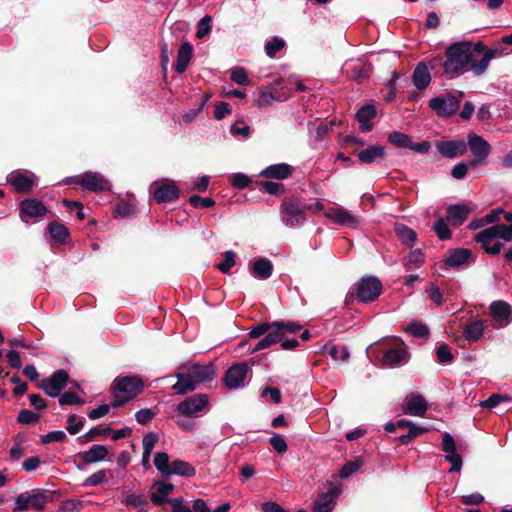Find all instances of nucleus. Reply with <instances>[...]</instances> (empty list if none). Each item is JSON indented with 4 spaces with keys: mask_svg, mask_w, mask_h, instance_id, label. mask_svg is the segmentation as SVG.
I'll use <instances>...</instances> for the list:
<instances>
[{
    "mask_svg": "<svg viewBox=\"0 0 512 512\" xmlns=\"http://www.w3.org/2000/svg\"><path fill=\"white\" fill-rule=\"evenodd\" d=\"M484 49L482 42L475 44L469 41L456 42L445 51V61H442L445 73L450 77H457L467 71L473 73V66L477 65Z\"/></svg>",
    "mask_w": 512,
    "mask_h": 512,
    "instance_id": "1",
    "label": "nucleus"
},
{
    "mask_svg": "<svg viewBox=\"0 0 512 512\" xmlns=\"http://www.w3.org/2000/svg\"><path fill=\"white\" fill-rule=\"evenodd\" d=\"M143 390V382L137 376L117 378L114 382V400L112 407L118 408Z\"/></svg>",
    "mask_w": 512,
    "mask_h": 512,
    "instance_id": "2",
    "label": "nucleus"
},
{
    "mask_svg": "<svg viewBox=\"0 0 512 512\" xmlns=\"http://www.w3.org/2000/svg\"><path fill=\"white\" fill-rule=\"evenodd\" d=\"M48 501L49 496L44 490L33 489L26 491L16 497L14 511L21 512L29 509L42 511Z\"/></svg>",
    "mask_w": 512,
    "mask_h": 512,
    "instance_id": "3",
    "label": "nucleus"
},
{
    "mask_svg": "<svg viewBox=\"0 0 512 512\" xmlns=\"http://www.w3.org/2000/svg\"><path fill=\"white\" fill-rule=\"evenodd\" d=\"M462 92L458 95L447 93L442 96L434 97L429 100L428 106L439 117L448 118L453 116L459 109Z\"/></svg>",
    "mask_w": 512,
    "mask_h": 512,
    "instance_id": "4",
    "label": "nucleus"
},
{
    "mask_svg": "<svg viewBox=\"0 0 512 512\" xmlns=\"http://www.w3.org/2000/svg\"><path fill=\"white\" fill-rule=\"evenodd\" d=\"M208 405L209 398L206 394H196L181 401L176 410L185 417H200L206 413Z\"/></svg>",
    "mask_w": 512,
    "mask_h": 512,
    "instance_id": "5",
    "label": "nucleus"
},
{
    "mask_svg": "<svg viewBox=\"0 0 512 512\" xmlns=\"http://www.w3.org/2000/svg\"><path fill=\"white\" fill-rule=\"evenodd\" d=\"M150 192L156 202L160 204L175 201L180 196V190L176 183L168 179L154 181L150 186Z\"/></svg>",
    "mask_w": 512,
    "mask_h": 512,
    "instance_id": "6",
    "label": "nucleus"
},
{
    "mask_svg": "<svg viewBox=\"0 0 512 512\" xmlns=\"http://www.w3.org/2000/svg\"><path fill=\"white\" fill-rule=\"evenodd\" d=\"M466 145L473 155V159L469 162L470 167H477L486 162L491 153V146L483 137L470 133L467 136Z\"/></svg>",
    "mask_w": 512,
    "mask_h": 512,
    "instance_id": "7",
    "label": "nucleus"
},
{
    "mask_svg": "<svg viewBox=\"0 0 512 512\" xmlns=\"http://www.w3.org/2000/svg\"><path fill=\"white\" fill-rule=\"evenodd\" d=\"M382 291V283L375 276H366L356 284V297L359 302L368 303L374 301Z\"/></svg>",
    "mask_w": 512,
    "mask_h": 512,
    "instance_id": "8",
    "label": "nucleus"
},
{
    "mask_svg": "<svg viewBox=\"0 0 512 512\" xmlns=\"http://www.w3.org/2000/svg\"><path fill=\"white\" fill-rule=\"evenodd\" d=\"M511 52L512 49H508L507 44L503 43L502 40L493 48H487L484 45L478 64L473 66V74L476 76L484 74L488 69L491 60L509 55Z\"/></svg>",
    "mask_w": 512,
    "mask_h": 512,
    "instance_id": "9",
    "label": "nucleus"
},
{
    "mask_svg": "<svg viewBox=\"0 0 512 512\" xmlns=\"http://www.w3.org/2000/svg\"><path fill=\"white\" fill-rule=\"evenodd\" d=\"M442 63L441 57H435L429 62L421 61L419 62L413 71L412 75V82L414 86L418 90H424L426 89L430 83H431V73L430 71L433 70L436 65H440Z\"/></svg>",
    "mask_w": 512,
    "mask_h": 512,
    "instance_id": "10",
    "label": "nucleus"
},
{
    "mask_svg": "<svg viewBox=\"0 0 512 512\" xmlns=\"http://www.w3.org/2000/svg\"><path fill=\"white\" fill-rule=\"evenodd\" d=\"M75 181L79 183L84 189L91 191H104L110 189L109 181L98 172H85L73 178H67L65 183Z\"/></svg>",
    "mask_w": 512,
    "mask_h": 512,
    "instance_id": "11",
    "label": "nucleus"
},
{
    "mask_svg": "<svg viewBox=\"0 0 512 512\" xmlns=\"http://www.w3.org/2000/svg\"><path fill=\"white\" fill-rule=\"evenodd\" d=\"M341 494L339 483L333 482L327 486V490L319 493L313 505V512H332L336 499Z\"/></svg>",
    "mask_w": 512,
    "mask_h": 512,
    "instance_id": "12",
    "label": "nucleus"
},
{
    "mask_svg": "<svg viewBox=\"0 0 512 512\" xmlns=\"http://www.w3.org/2000/svg\"><path fill=\"white\" fill-rule=\"evenodd\" d=\"M306 206L298 202H285L281 209V221L288 227H296L305 221Z\"/></svg>",
    "mask_w": 512,
    "mask_h": 512,
    "instance_id": "13",
    "label": "nucleus"
},
{
    "mask_svg": "<svg viewBox=\"0 0 512 512\" xmlns=\"http://www.w3.org/2000/svg\"><path fill=\"white\" fill-rule=\"evenodd\" d=\"M68 374L64 370L55 371L50 377L44 378L38 384V387L50 397H57L66 387Z\"/></svg>",
    "mask_w": 512,
    "mask_h": 512,
    "instance_id": "14",
    "label": "nucleus"
},
{
    "mask_svg": "<svg viewBox=\"0 0 512 512\" xmlns=\"http://www.w3.org/2000/svg\"><path fill=\"white\" fill-rule=\"evenodd\" d=\"M324 215L333 223L349 228H357L360 223L357 216L342 206L331 207L324 212Z\"/></svg>",
    "mask_w": 512,
    "mask_h": 512,
    "instance_id": "15",
    "label": "nucleus"
},
{
    "mask_svg": "<svg viewBox=\"0 0 512 512\" xmlns=\"http://www.w3.org/2000/svg\"><path fill=\"white\" fill-rule=\"evenodd\" d=\"M249 367L246 363H236L232 365L225 374V385L229 389H238L243 387L246 382Z\"/></svg>",
    "mask_w": 512,
    "mask_h": 512,
    "instance_id": "16",
    "label": "nucleus"
},
{
    "mask_svg": "<svg viewBox=\"0 0 512 512\" xmlns=\"http://www.w3.org/2000/svg\"><path fill=\"white\" fill-rule=\"evenodd\" d=\"M47 213L45 205L35 199H25L20 203V217L23 222L28 223L31 219L44 217Z\"/></svg>",
    "mask_w": 512,
    "mask_h": 512,
    "instance_id": "17",
    "label": "nucleus"
},
{
    "mask_svg": "<svg viewBox=\"0 0 512 512\" xmlns=\"http://www.w3.org/2000/svg\"><path fill=\"white\" fill-rule=\"evenodd\" d=\"M7 181L18 192H27L36 184V176L28 170H17L8 175Z\"/></svg>",
    "mask_w": 512,
    "mask_h": 512,
    "instance_id": "18",
    "label": "nucleus"
},
{
    "mask_svg": "<svg viewBox=\"0 0 512 512\" xmlns=\"http://www.w3.org/2000/svg\"><path fill=\"white\" fill-rule=\"evenodd\" d=\"M445 459L451 463L449 472H459L462 468V457L456 452L455 441L451 434L445 433L442 440Z\"/></svg>",
    "mask_w": 512,
    "mask_h": 512,
    "instance_id": "19",
    "label": "nucleus"
},
{
    "mask_svg": "<svg viewBox=\"0 0 512 512\" xmlns=\"http://www.w3.org/2000/svg\"><path fill=\"white\" fill-rule=\"evenodd\" d=\"M437 151L444 157L453 159L463 156L467 151L464 140L439 141L436 144Z\"/></svg>",
    "mask_w": 512,
    "mask_h": 512,
    "instance_id": "20",
    "label": "nucleus"
},
{
    "mask_svg": "<svg viewBox=\"0 0 512 512\" xmlns=\"http://www.w3.org/2000/svg\"><path fill=\"white\" fill-rule=\"evenodd\" d=\"M490 314L501 326H506L512 321L511 306L502 300L493 301L490 304Z\"/></svg>",
    "mask_w": 512,
    "mask_h": 512,
    "instance_id": "21",
    "label": "nucleus"
},
{
    "mask_svg": "<svg viewBox=\"0 0 512 512\" xmlns=\"http://www.w3.org/2000/svg\"><path fill=\"white\" fill-rule=\"evenodd\" d=\"M250 274L261 280L268 279L273 273V264L268 258H258L249 267Z\"/></svg>",
    "mask_w": 512,
    "mask_h": 512,
    "instance_id": "22",
    "label": "nucleus"
},
{
    "mask_svg": "<svg viewBox=\"0 0 512 512\" xmlns=\"http://www.w3.org/2000/svg\"><path fill=\"white\" fill-rule=\"evenodd\" d=\"M408 352L404 347L391 348L384 353L382 362L385 366L395 367L406 363Z\"/></svg>",
    "mask_w": 512,
    "mask_h": 512,
    "instance_id": "23",
    "label": "nucleus"
},
{
    "mask_svg": "<svg viewBox=\"0 0 512 512\" xmlns=\"http://www.w3.org/2000/svg\"><path fill=\"white\" fill-rule=\"evenodd\" d=\"M186 372L195 384L212 380L214 377V370L209 365L194 364L188 367Z\"/></svg>",
    "mask_w": 512,
    "mask_h": 512,
    "instance_id": "24",
    "label": "nucleus"
},
{
    "mask_svg": "<svg viewBox=\"0 0 512 512\" xmlns=\"http://www.w3.org/2000/svg\"><path fill=\"white\" fill-rule=\"evenodd\" d=\"M404 411L406 414L422 417L427 411V402L421 395H412L407 398Z\"/></svg>",
    "mask_w": 512,
    "mask_h": 512,
    "instance_id": "25",
    "label": "nucleus"
},
{
    "mask_svg": "<svg viewBox=\"0 0 512 512\" xmlns=\"http://www.w3.org/2000/svg\"><path fill=\"white\" fill-rule=\"evenodd\" d=\"M359 162L363 164H372L382 160L385 156V148L380 145L369 146L361 150L358 154Z\"/></svg>",
    "mask_w": 512,
    "mask_h": 512,
    "instance_id": "26",
    "label": "nucleus"
},
{
    "mask_svg": "<svg viewBox=\"0 0 512 512\" xmlns=\"http://www.w3.org/2000/svg\"><path fill=\"white\" fill-rule=\"evenodd\" d=\"M293 173V167L286 163L273 164L266 167L261 173V176L275 179H286Z\"/></svg>",
    "mask_w": 512,
    "mask_h": 512,
    "instance_id": "27",
    "label": "nucleus"
},
{
    "mask_svg": "<svg viewBox=\"0 0 512 512\" xmlns=\"http://www.w3.org/2000/svg\"><path fill=\"white\" fill-rule=\"evenodd\" d=\"M153 488L155 491L151 494V501L156 505H162L165 502L169 503L167 496L174 490V485L171 483L157 481L154 483Z\"/></svg>",
    "mask_w": 512,
    "mask_h": 512,
    "instance_id": "28",
    "label": "nucleus"
},
{
    "mask_svg": "<svg viewBox=\"0 0 512 512\" xmlns=\"http://www.w3.org/2000/svg\"><path fill=\"white\" fill-rule=\"evenodd\" d=\"M471 257V252L468 249L457 248L450 250L445 259V264L448 267H460L468 262Z\"/></svg>",
    "mask_w": 512,
    "mask_h": 512,
    "instance_id": "29",
    "label": "nucleus"
},
{
    "mask_svg": "<svg viewBox=\"0 0 512 512\" xmlns=\"http://www.w3.org/2000/svg\"><path fill=\"white\" fill-rule=\"evenodd\" d=\"M470 211V208L465 204L451 205L447 209V219L454 225H461Z\"/></svg>",
    "mask_w": 512,
    "mask_h": 512,
    "instance_id": "30",
    "label": "nucleus"
},
{
    "mask_svg": "<svg viewBox=\"0 0 512 512\" xmlns=\"http://www.w3.org/2000/svg\"><path fill=\"white\" fill-rule=\"evenodd\" d=\"M108 455V449L104 445L94 444L88 451L84 452L81 457L82 460L87 463H95L104 460Z\"/></svg>",
    "mask_w": 512,
    "mask_h": 512,
    "instance_id": "31",
    "label": "nucleus"
},
{
    "mask_svg": "<svg viewBox=\"0 0 512 512\" xmlns=\"http://www.w3.org/2000/svg\"><path fill=\"white\" fill-rule=\"evenodd\" d=\"M177 382L173 385L176 394L184 395L196 389V384L189 377L187 372H179L176 374Z\"/></svg>",
    "mask_w": 512,
    "mask_h": 512,
    "instance_id": "32",
    "label": "nucleus"
},
{
    "mask_svg": "<svg viewBox=\"0 0 512 512\" xmlns=\"http://www.w3.org/2000/svg\"><path fill=\"white\" fill-rule=\"evenodd\" d=\"M376 115V109L373 105H365L360 108L356 114L362 132L370 131L372 126L369 123Z\"/></svg>",
    "mask_w": 512,
    "mask_h": 512,
    "instance_id": "33",
    "label": "nucleus"
},
{
    "mask_svg": "<svg viewBox=\"0 0 512 512\" xmlns=\"http://www.w3.org/2000/svg\"><path fill=\"white\" fill-rule=\"evenodd\" d=\"M193 48L192 45L188 42L183 43L179 50L177 55V63H176V71L178 73H183L192 57Z\"/></svg>",
    "mask_w": 512,
    "mask_h": 512,
    "instance_id": "34",
    "label": "nucleus"
},
{
    "mask_svg": "<svg viewBox=\"0 0 512 512\" xmlns=\"http://www.w3.org/2000/svg\"><path fill=\"white\" fill-rule=\"evenodd\" d=\"M395 233L399 240L408 247H412L417 240L416 232L404 224L397 223L394 226Z\"/></svg>",
    "mask_w": 512,
    "mask_h": 512,
    "instance_id": "35",
    "label": "nucleus"
},
{
    "mask_svg": "<svg viewBox=\"0 0 512 512\" xmlns=\"http://www.w3.org/2000/svg\"><path fill=\"white\" fill-rule=\"evenodd\" d=\"M484 328L485 325L483 321H474L465 326L463 335L467 341L476 342L482 337Z\"/></svg>",
    "mask_w": 512,
    "mask_h": 512,
    "instance_id": "36",
    "label": "nucleus"
},
{
    "mask_svg": "<svg viewBox=\"0 0 512 512\" xmlns=\"http://www.w3.org/2000/svg\"><path fill=\"white\" fill-rule=\"evenodd\" d=\"M196 471L192 465L186 461L175 460L170 463L169 475H179L184 477H193Z\"/></svg>",
    "mask_w": 512,
    "mask_h": 512,
    "instance_id": "37",
    "label": "nucleus"
},
{
    "mask_svg": "<svg viewBox=\"0 0 512 512\" xmlns=\"http://www.w3.org/2000/svg\"><path fill=\"white\" fill-rule=\"evenodd\" d=\"M48 233L51 241L57 244H63L68 237V230L63 224L51 222L48 225Z\"/></svg>",
    "mask_w": 512,
    "mask_h": 512,
    "instance_id": "38",
    "label": "nucleus"
},
{
    "mask_svg": "<svg viewBox=\"0 0 512 512\" xmlns=\"http://www.w3.org/2000/svg\"><path fill=\"white\" fill-rule=\"evenodd\" d=\"M405 331L416 338H427L430 334L428 326L420 321H413L409 323Z\"/></svg>",
    "mask_w": 512,
    "mask_h": 512,
    "instance_id": "39",
    "label": "nucleus"
},
{
    "mask_svg": "<svg viewBox=\"0 0 512 512\" xmlns=\"http://www.w3.org/2000/svg\"><path fill=\"white\" fill-rule=\"evenodd\" d=\"M281 340V336L276 329L270 331L263 339H261L251 350V352H257L271 347Z\"/></svg>",
    "mask_w": 512,
    "mask_h": 512,
    "instance_id": "40",
    "label": "nucleus"
},
{
    "mask_svg": "<svg viewBox=\"0 0 512 512\" xmlns=\"http://www.w3.org/2000/svg\"><path fill=\"white\" fill-rule=\"evenodd\" d=\"M122 503L133 507H142L147 503L146 497L141 493H134L130 491L123 492Z\"/></svg>",
    "mask_w": 512,
    "mask_h": 512,
    "instance_id": "41",
    "label": "nucleus"
},
{
    "mask_svg": "<svg viewBox=\"0 0 512 512\" xmlns=\"http://www.w3.org/2000/svg\"><path fill=\"white\" fill-rule=\"evenodd\" d=\"M425 256L420 249L412 250L406 258L405 267L407 270H413L421 267Z\"/></svg>",
    "mask_w": 512,
    "mask_h": 512,
    "instance_id": "42",
    "label": "nucleus"
},
{
    "mask_svg": "<svg viewBox=\"0 0 512 512\" xmlns=\"http://www.w3.org/2000/svg\"><path fill=\"white\" fill-rule=\"evenodd\" d=\"M388 141L399 148H409L411 139L407 134L393 131L388 135Z\"/></svg>",
    "mask_w": 512,
    "mask_h": 512,
    "instance_id": "43",
    "label": "nucleus"
},
{
    "mask_svg": "<svg viewBox=\"0 0 512 512\" xmlns=\"http://www.w3.org/2000/svg\"><path fill=\"white\" fill-rule=\"evenodd\" d=\"M154 465L164 476L170 471L169 456L166 452H158L154 457Z\"/></svg>",
    "mask_w": 512,
    "mask_h": 512,
    "instance_id": "44",
    "label": "nucleus"
},
{
    "mask_svg": "<svg viewBox=\"0 0 512 512\" xmlns=\"http://www.w3.org/2000/svg\"><path fill=\"white\" fill-rule=\"evenodd\" d=\"M136 212L135 204L131 201H120L115 208L116 217H129Z\"/></svg>",
    "mask_w": 512,
    "mask_h": 512,
    "instance_id": "45",
    "label": "nucleus"
},
{
    "mask_svg": "<svg viewBox=\"0 0 512 512\" xmlns=\"http://www.w3.org/2000/svg\"><path fill=\"white\" fill-rule=\"evenodd\" d=\"M433 230L441 240H447L451 237V231L443 218L439 217L433 225Z\"/></svg>",
    "mask_w": 512,
    "mask_h": 512,
    "instance_id": "46",
    "label": "nucleus"
},
{
    "mask_svg": "<svg viewBox=\"0 0 512 512\" xmlns=\"http://www.w3.org/2000/svg\"><path fill=\"white\" fill-rule=\"evenodd\" d=\"M236 254L233 251H226L223 254V260L217 264V268L222 273H229L230 269L235 265Z\"/></svg>",
    "mask_w": 512,
    "mask_h": 512,
    "instance_id": "47",
    "label": "nucleus"
},
{
    "mask_svg": "<svg viewBox=\"0 0 512 512\" xmlns=\"http://www.w3.org/2000/svg\"><path fill=\"white\" fill-rule=\"evenodd\" d=\"M285 46V41L282 38L274 37L265 44L266 55L273 58L278 51Z\"/></svg>",
    "mask_w": 512,
    "mask_h": 512,
    "instance_id": "48",
    "label": "nucleus"
},
{
    "mask_svg": "<svg viewBox=\"0 0 512 512\" xmlns=\"http://www.w3.org/2000/svg\"><path fill=\"white\" fill-rule=\"evenodd\" d=\"M210 98V95L209 94H205L201 100L198 102L196 108L190 110L189 112L185 113L183 116H182V119L185 123H190L192 122L196 116L202 111V109L204 108L205 104L207 103V101L209 100Z\"/></svg>",
    "mask_w": 512,
    "mask_h": 512,
    "instance_id": "49",
    "label": "nucleus"
},
{
    "mask_svg": "<svg viewBox=\"0 0 512 512\" xmlns=\"http://www.w3.org/2000/svg\"><path fill=\"white\" fill-rule=\"evenodd\" d=\"M273 326H274V329H276L277 332H279L280 336H282L283 332L296 333L297 331H299L301 329V326L299 324H297L296 322H292V321H288V322L276 321V322H273Z\"/></svg>",
    "mask_w": 512,
    "mask_h": 512,
    "instance_id": "50",
    "label": "nucleus"
},
{
    "mask_svg": "<svg viewBox=\"0 0 512 512\" xmlns=\"http://www.w3.org/2000/svg\"><path fill=\"white\" fill-rule=\"evenodd\" d=\"M494 239H496V234L493 226L486 228L475 235L476 242L480 243L482 247Z\"/></svg>",
    "mask_w": 512,
    "mask_h": 512,
    "instance_id": "51",
    "label": "nucleus"
},
{
    "mask_svg": "<svg viewBox=\"0 0 512 512\" xmlns=\"http://www.w3.org/2000/svg\"><path fill=\"white\" fill-rule=\"evenodd\" d=\"M230 182L233 187L244 189L251 183V179L244 173H234L231 175Z\"/></svg>",
    "mask_w": 512,
    "mask_h": 512,
    "instance_id": "52",
    "label": "nucleus"
},
{
    "mask_svg": "<svg viewBox=\"0 0 512 512\" xmlns=\"http://www.w3.org/2000/svg\"><path fill=\"white\" fill-rule=\"evenodd\" d=\"M371 73V67L370 65H359L352 68L351 75L352 77L358 81L359 83L362 82V80L369 77Z\"/></svg>",
    "mask_w": 512,
    "mask_h": 512,
    "instance_id": "53",
    "label": "nucleus"
},
{
    "mask_svg": "<svg viewBox=\"0 0 512 512\" xmlns=\"http://www.w3.org/2000/svg\"><path fill=\"white\" fill-rule=\"evenodd\" d=\"M495 229L496 238H501L505 241L512 239V223L510 225L496 224L493 226Z\"/></svg>",
    "mask_w": 512,
    "mask_h": 512,
    "instance_id": "54",
    "label": "nucleus"
},
{
    "mask_svg": "<svg viewBox=\"0 0 512 512\" xmlns=\"http://www.w3.org/2000/svg\"><path fill=\"white\" fill-rule=\"evenodd\" d=\"M436 355L439 363H451L453 361V355L450 352V348L447 344H441L436 350Z\"/></svg>",
    "mask_w": 512,
    "mask_h": 512,
    "instance_id": "55",
    "label": "nucleus"
},
{
    "mask_svg": "<svg viewBox=\"0 0 512 512\" xmlns=\"http://www.w3.org/2000/svg\"><path fill=\"white\" fill-rule=\"evenodd\" d=\"M212 18L208 15L204 16L197 24L196 35L198 38H203L211 32Z\"/></svg>",
    "mask_w": 512,
    "mask_h": 512,
    "instance_id": "56",
    "label": "nucleus"
},
{
    "mask_svg": "<svg viewBox=\"0 0 512 512\" xmlns=\"http://www.w3.org/2000/svg\"><path fill=\"white\" fill-rule=\"evenodd\" d=\"M509 397L501 394H493L487 400H484L480 403L482 407H486L489 409H493L497 407L502 402H508Z\"/></svg>",
    "mask_w": 512,
    "mask_h": 512,
    "instance_id": "57",
    "label": "nucleus"
},
{
    "mask_svg": "<svg viewBox=\"0 0 512 512\" xmlns=\"http://www.w3.org/2000/svg\"><path fill=\"white\" fill-rule=\"evenodd\" d=\"M269 442L273 449L280 454H283L288 450L287 442L281 435H273Z\"/></svg>",
    "mask_w": 512,
    "mask_h": 512,
    "instance_id": "58",
    "label": "nucleus"
},
{
    "mask_svg": "<svg viewBox=\"0 0 512 512\" xmlns=\"http://www.w3.org/2000/svg\"><path fill=\"white\" fill-rule=\"evenodd\" d=\"M328 354L334 360L346 361L349 357V352L345 346H331L328 350Z\"/></svg>",
    "mask_w": 512,
    "mask_h": 512,
    "instance_id": "59",
    "label": "nucleus"
},
{
    "mask_svg": "<svg viewBox=\"0 0 512 512\" xmlns=\"http://www.w3.org/2000/svg\"><path fill=\"white\" fill-rule=\"evenodd\" d=\"M106 479V471L105 470H99L93 474H91L89 477H87L84 481V486L87 487H95L102 483Z\"/></svg>",
    "mask_w": 512,
    "mask_h": 512,
    "instance_id": "60",
    "label": "nucleus"
},
{
    "mask_svg": "<svg viewBox=\"0 0 512 512\" xmlns=\"http://www.w3.org/2000/svg\"><path fill=\"white\" fill-rule=\"evenodd\" d=\"M231 79L239 85H247L249 83L248 75L241 67H235L232 69Z\"/></svg>",
    "mask_w": 512,
    "mask_h": 512,
    "instance_id": "61",
    "label": "nucleus"
},
{
    "mask_svg": "<svg viewBox=\"0 0 512 512\" xmlns=\"http://www.w3.org/2000/svg\"><path fill=\"white\" fill-rule=\"evenodd\" d=\"M271 329H274L273 323H262L253 326L249 331V336L253 339L259 338Z\"/></svg>",
    "mask_w": 512,
    "mask_h": 512,
    "instance_id": "62",
    "label": "nucleus"
},
{
    "mask_svg": "<svg viewBox=\"0 0 512 512\" xmlns=\"http://www.w3.org/2000/svg\"><path fill=\"white\" fill-rule=\"evenodd\" d=\"M230 131L233 136L248 137L250 134V127L242 121H237L231 126Z\"/></svg>",
    "mask_w": 512,
    "mask_h": 512,
    "instance_id": "63",
    "label": "nucleus"
},
{
    "mask_svg": "<svg viewBox=\"0 0 512 512\" xmlns=\"http://www.w3.org/2000/svg\"><path fill=\"white\" fill-rule=\"evenodd\" d=\"M172 512H193L191 508L184 503L182 498L169 499Z\"/></svg>",
    "mask_w": 512,
    "mask_h": 512,
    "instance_id": "64",
    "label": "nucleus"
}]
</instances>
